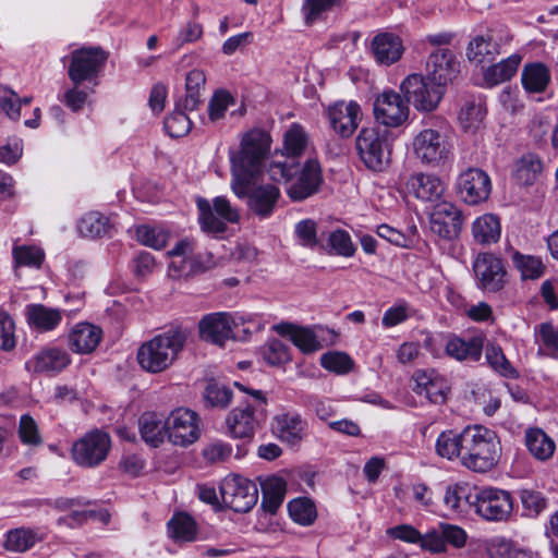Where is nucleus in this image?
<instances>
[{
	"label": "nucleus",
	"mask_w": 558,
	"mask_h": 558,
	"mask_svg": "<svg viewBox=\"0 0 558 558\" xmlns=\"http://www.w3.org/2000/svg\"><path fill=\"white\" fill-rule=\"evenodd\" d=\"M198 414L190 409L173 410L166 418L167 438L180 447L195 442L201 435Z\"/></svg>",
	"instance_id": "9b49d317"
},
{
	"label": "nucleus",
	"mask_w": 558,
	"mask_h": 558,
	"mask_svg": "<svg viewBox=\"0 0 558 558\" xmlns=\"http://www.w3.org/2000/svg\"><path fill=\"white\" fill-rule=\"evenodd\" d=\"M521 81L527 92L542 93L549 84V70L541 62L525 64L522 70Z\"/></svg>",
	"instance_id": "c9c22d12"
},
{
	"label": "nucleus",
	"mask_w": 558,
	"mask_h": 558,
	"mask_svg": "<svg viewBox=\"0 0 558 558\" xmlns=\"http://www.w3.org/2000/svg\"><path fill=\"white\" fill-rule=\"evenodd\" d=\"M107 53L101 48H82L72 51L69 77L74 85L92 78L102 68Z\"/></svg>",
	"instance_id": "4468645a"
},
{
	"label": "nucleus",
	"mask_w": 558,
	"mask_h": 558,
	"mask_svg": "<svg viewBox=\"0 0 558 558\" xmlns=\"http://www.w3.org/2000/svg\"><path fill=\"white\" fill-rule=\"evenodd\" d=\"M478 286L486 291H499L505 284L506 269L502 260L492 253L478 254L473 263Z\"/></svg>",
	"instance_id": "f3484780"
},
{
	"label": "nucleus",
	"mask_w": 558,
	"mask_h": 558,
	"mask_svg": "<svg viewBox=\"0 0 558 558\" xmlns=\"http://www.w3.org/2000/svg\"><path fill=\"white\" fill-rule=\"evenodd\" d=\"M296 174L294 166L286 162H272L269 168L271 180L290 182L287 187L288 196L294 202H301L318 192L323 182L322 169L316 159H308Z\"/></svg>",
	"instance_id": "20e7f679"
},
{
	"label": "nucleus",
	"mask_w": 558,
	"mask_h": 558,
	"mask_svg": "<svg viewBox=\"0 0 558 558\" xmlns=\"http://www.w3.org/2000/svg\"><path fill=\"white\" fill-rule=\"evenodd\" d=\"M329 123L341 137H350L362 118L361 107L355 101H338L327 110Z\"/></svg>",
	"instance_id": "aec40b11"
},
{
	"label": "nucleus",
	"mask_w": 558,
	"mask_h": 558,
	"mask_svg": "<svg viewBox=\"0 0 558 558\" xmlns=\"http://www.w3.org/2000/svg\"><path fill=\"white\" fill-rule=\"evenodd\" d=\"M415 386L413 390L417 395H424L432 403L444 404L447 400L449 386L447 380L436 371L417 369L413 374Z\"/></svg>",
	"instance_id": "4be33fe9"
},
{
	"label": "nucleus",
	"mask_w": 558,
	"mask_h": 558,
	"mask_svg": "<svg viewBox=\"0 0 558 558\" xmlns=\"http://www.w3.org/2000/svg\"><path fill=\"white\" fill-rule=\"evenodd\" d=\"M269 146L270 137L263 130L254 129L244 134L240 151L231 156L233 177L231 187L235 195H243L244 185L250 178H257L260 173L262 162Z\"/></svg>",
	"instance_id": "f257e3e1"
},
{
	"label": "nucleus",
	"mask_w": 558,
	"mask_h": 558,
	"mask_svg": "<svg viewBox=\"0 0 558 558\" xmlns=\"http://www.w3.org/2000/svg\"><path fill=\"white\" fill-rule=\"evenodd\" d=\"M15 345V323L9 313L0 310V350L10 352Z\"/></svg>",
	"instance_id": "13d9d810"
},
{
	"label": "nucleus",
	"mask_w": 558,
	"mask_h": 558,
	"mask_svg": "<svg viewBox=\"0 0 558 558\" xmlns=\"http://www.w3.org/2000/svg\"><path fill=\"white\" fill-rule=\"evenodd\" d=\"M444 501L451 510L460 512L464 510L465 506L473 507L474 499H472L466 484L456 483L447 487Z\"/></svg>",
	"instance_id": "a18cd8bd"
},
{
	"label": "nucleus",
	"mask_w": 558,
	"mask_h": 558,
	"mask_svg": "<svg viewBox=\"0 0 558 558\" xmlns=\"http://www.w3.org/2000/svg\"><path fill=\"white\" fill-rule=\"evenodd\" d=\"M392 135L387 130L363 128L355 138V147L364 166L374 171H385L391 162Z\"/></svg>",
	"instance_id": "39448f33"
},
{
	"label": "nucleus",
	"mask_w": 558,
	"mask_h": 558,
	"mask_svg": "<svg viewBox=\"0 0 558 558\" xmlns=\"http://www.w3.org/2000/svg\"><path fill=\"white\" fill-rule=\"evenodd\" d=\"M169 532L175 541L192 542L197 533L196 522L187 513H177L169 522Z\"/></svg>",
	"instance_id": "79ce46f5"
},
{
	"label": "nucleus",
	"mask_w": 558,
	"mask_h": 558,
	"mask_svg": "<svg viewBox=\"0 0 558 558\" xmlns=\"http://www.w3.org/2000/svg\"><path fill=\"white\" fill-rule=\"evenodd\" d=\"M263 357L271 366H279L290 361L287 345L277 339L270 340L264 345Z\"/></svg>",
	"instance_id": "bf43d9fd"
},
{
	"label": "nucleus",
	"mask_w": 558,
	"mask_h": 558,
	"mask_svg": "<svg viewBox=\"0 0 558 558\" xmlns=\"http://www.w3.org/2000/svg\"><path fill=\"white\" fill-rule=\"evenodd\" d=\"M257 178H250L244 185V194L236 195L240 198H247L248 209L258 218L269 217L279 201L280 190L274 184L255 185Z\"/></svg>",
	"instance_id": "dca6fc26"
},
{
	"label": "nucleus",
	"mask_w": 558,
	"mask_h": 558,
	"mask_svg": "<svg viewBox=\"0 0 558 558\" xmlns=\"http://www.w3.org/2000/svg\"><path fill=\"white\" fill-rule=\"evenodd\" d=\"M287 492L286 482L278 476L267 477L262 482V507L270 514H275L282 505Z\"/></svg>",
	"instance_id": "2f4dec72"
},
{
	"label": "nucleus",
	"mask_w": 558,
	"mask_h": 558,
	"mask_svg": "<svg viewBox=\"0 0 558 558\" xmlns=\"http://www.w3.org/2000/svg\"><path fill=\"white\" fill-rule=\"evenodd\" d=\"M484 116L485 112L481 105L469 102L461 109L459 120L461 121L463 128L475 129L481 124Z\"/></svg>",
	"instance_id": "69168bd1"
},
{
	"label": "nucleus",
	"mask_w": 558,
	"mask_h": 558,
	"mask_svg": "<svg viewBox=\"0 0 558 558\" xmlns=\"http://www.w3.org/2000/svg\"><path fill=\"white\" fill-rule=\"evenodd\" d=\"M328 243L331 252L340 256L351 257L355 252L351 236L344 230H336L331 232L328 236Z\"/></svg>",
	"instance_id": "052dcab7"
},
{
	"label": "nucleus",
	"mask_w": 558,
	"mask_h": 558,
	"mask_svg": "<svg viewBox=\"0 0 558 558\" xmlns=\"http://www.w3.org/2000/svg\"><path fill=\"white\" fill-rule=\"evenodd\" d=\"M498 53L499 44L490 34L475 36L466 48L468 59L477 64L492 61Z\"/></svg>",
	"instance_id": "473e14b6"
},
{
	"label": "nucleus",
	"mask_w": 558,
	"mask_h": 558,
	"mask_svg": "<svg viewBox=\"0 0 558 558\" xmlns=\"http://www.w3.org/2000/svg\"><path fill=\"white\" fill-rule=\"evenodd\" d=\"M409 104L420 112L435 111L444 98L446 87L421 74L408 75L400 85Z\"/></svg>",
	"instance_id": "0eeeda50"
},
{
	"label": "nucleus",
	"mask_w": 558,
	"mask_h": 558,
	"mask_svg": "<svg viewBox=\"0 0 558 558\" xmlns=\"http://www.w3.org/2000/svg\"><path fill=\"white\" fill-rule=\"evenodd\" d=\"M457 190L460 197L470 205L486 201L492 191L488 174L478 168H469L459 175Z\"/></svg>",
	"instance_id": "a211bd4d"
},
{
	"label": "nucleus",
	"mask_w": 558,
	"mask_h": 558,
	"mask_svg": "<svg viewBox=\"0 0 558 558\" xmlns=\"http://www.w3.org/2000/svg\"><path fill=\"white\" fill-rule=\"evenodd\" d=\"M307 145V136L299 125L290 128L284 135V149L288 157L300 156Z\"/></svg>",
	"instance_id": "5fc2aeb1"
},
{
	"label": "nucleus",
	"mask_w": 558,
	"mask_h": 558,
	"mask_svg": "<svg viewBox=\"0 0 558 558\" xmlns=\"http://www.w3.org/2000/svg\"><path fill=\"white\" fill-rule=\"evenodd\" d=\"M137 241L155 250L163 248L169 240V232L160 227L140 226L136 228Z\"/></svg>",
	"instance_id": "49530a36"
},
{
	"label": "nucleus",
	"mask_w": 558,
	"mask_h": 558,
	"mask_svg": "<svg viewBox=\"0 0 558 558\" xmlns=\"http://www.w3.org/2000/svg\"><path fill=\"white\" fill-rule=\"evenodd\" d=\"M27 314L29 323L40 330H51L61 320L59 311L47 308L44 305L29 306Z\"/></svg>",
	"instance_id": "c03bdc74"
},
{
	"label": "nucleus",
	"mask_w": 558,
	"mask_h": 558,
	"mask_svg": "<svg viewBox=\"0 0 558 558\" xmlns=\"http://www.w3.org/2000/svg\"><path fill=\"white\" fill-rule=\"evenodd\" d=\"M462 215L450 202H438L430 214V230L444 239L457 238L461 231Z\"/></svg>",
	"instance_id": "6ab92c4d"
},
{
	"label": "nucleus",
	"mask_w": 558,
	"mask_h": 558,
	"mask_svg": "<svg viewBox=\"0 0 558 558\" xmlns=\"http://www.w3.org/2000/svg\"><path fill=\"white\" fill-rule=\"evenodd\" d=\"M70 356L60 349H47L34 359V371L37 373H57L66 367Z\"/></svg>",
	"instance_id": "e433bc0d"
},
{
	"label": "nucleus",
	"mask_w": 558,
	"mask_h": 558,
	"mask_svg": "<svg viewBox=\"0 0 558 558\" xmlns=\"http://www.w3.org/2000/svg\"><path fill=\"white\" fill-rule=\"evenodd\" d=\"M306 427V421L298 412H284L274 417V433L280 440L289 445L301 442L305 436Z\"/></svg>",
	"instance_id": "393cba45"
},
{
	"label": "nucleus",
	"mask_w": 558,
	"mask_h": 558,
	"mask_svg": "<svg viewBox=\"0 0 558 558\" xmlns=\"http://www.w3.org/2000/svg\"><path fill=\"white\" fill-rule=\"evenodd\" d=\"M320 364L327 371L345 374L352 369L354 363L347 353L332 351L322 355Z\"/></svg>",
	"instance_id": "864d4df0"
},
{
	"label": "nucleus",
	"mask_w": 558,
	"mask_h": 558,
	"mask_svg": "<svg viewBox=\"0 0 558 558\" xmlns=\"http://www.w3.org/2000/svg\"><path fill=\"white\" fill-rule=\"evenodd\" d=\"M192 128V122L186 116L181 104L175 105L174 111L166 118L165 129L171 137H181L186 135Z\"/></svg>",
	"instance_id": "8fccbe9b"
},
{
	"label": "nucleus",
	"mask_w": 558,
	"mask_h": 558,
	"mask_svg": "<svg viewBox=\"0 0 558 558\" xmlns=\"http://www.w3.org/2000/svg\"><path fill=\"white\" fill-rule=\"evenodd\" d=\"M41 541L43 535L37 531L29 527H17L5 534L3 548L12 553H25Z\"/></svg>",
	"instance_id": "72a5a7b5"
},
{
	"label": "nucleus",
	"mask_w": 558,
	"mask_h": 558,
	"mask_svg": "<svg viewBox=\"0 0 558 558\" xmlns=\"http://www.w3.org/2000/svg\"><path fill=\"white\" fill-rule=\"evenodd\" d=\"M521 61L522 57L515 53L489 66L484 73L485 82L488 85H497L510 80L517 73Z\"/></svg>",
	"instance_id": "ea45409f"
},
{
	"label": "nucleus",
	"mask_w": 558,
	"mask_h": 558,
	"mask_svg": "<svg viewBox=\"0 0 558 558\" xmlns=\"http://www.w3.org/2000/svg\"><path fill=\"white\" fill-rule=\"evenodd\" d=\"M371 50L377 63L390 65L400 60L404 47L399 36L391 33H380L373 38Z\"/></svg>",
	"instance_id": "a878e982"
},
{
	"label": "nucleus",
	"mask_w": 558,
	"mask_h": 558,
	"mask_svg": "<svg viewBox=\"0 0 558 558\" xmlns=\"http://www.w3.org/2000/svg\"><path fill=\"white\" fill-rule=\"evenodd\" d=\"M190 336V330L175 326L144 342L137 350L140 366L151 374L167 369L178 357Z\"/></svg>",
	"instance_id": "f03ea898"
},
{
	"label": "nucleus",
	"mask_w": 558,
	"mask_h": 558,
	"mask_svg": "<svg viewBox=\"0 0 558 558\" xmlns=\"http://www.w3.org/2000/svg\"><path fill=\"white\" fill-rule=\"evenodd\" d=\"M198 330L203 340L222 347L232 336L231 316L227 313L208 314L199 320Z\"/></svg>",
	"instance_id": "5701e85b"
},
{
	"label": "nucleus",
	"mask_w": 558,
	"mask_h": 558,
	"mask_svg": "<svg viewBox=\"0 0 558 558\" xmlns=\"http://www.w3.org/2000/svg\"><path fill=\"white\" fill-rule=\"evenodd\" d=\"M411 148L421 165L439 168L452 159V145L440 131L432 128L421 130L412 140Z\"/></svg>",
	"instance_id": "423d86ee"
},
{
	"label": "nucleus",
	"mask_w": 558,
	"mask_h": 558,
	"mask_svg": "<svg viewBox=\"0 0 558 558\" xmlns=\"http://www.w3.org/2000/svg\"><path fill=\"white\" fill-rule=\"evenodd\" d=\"M295 233L302 245L315 247L317 245V228L316 222L311 219L300 221L295 226Z\"/></svg>",
	"instance_id": "338daca9"
},
{
	"label": "nucleus",
	"mask_w": 558,
	"mask_h": 558,
	"mask_svg": "<svg viewBox=\"0 0 558 558\" xmlns=\"http://www.w3.org/2000/svg\"><path fill=\"white\" fill-rule=\"evenodd\" d=\"M0 109L11 119H20V97L7 86L0 85Z\"/></svg>",
	"instance_id": "680f3d73"
},
{
	"label": "nucleus",
	"mask_w": 558,
	"mask_h": 558,
	"mask_svg": "<svg viewBox=\"0 0 558 558\" xmlns=\"http://www.w3.org/2000/svg\"><path fill=\"white\" fill-rule=\"evenodd\" d=\"M12 253L19 266L40 267L45 258L44 252L32 245L15 246Z\"/></svg>",
	"instance_id": "4d7b16f0"
},
{
	"label": "nucleus",
	"mask_w": 558,
	"mask_h": 558,
	"mask_svg": "<svg viewBox=\"0 0 558 558\" xmlns=\"http://www.w3.org/2000/svg\"><path fill=\"white\" fill-rule=\"evenodd\" d=\"M439 527L446 546L451 545L454 548H462L465 545L468 536L462 527L448 523H440Z\"/></svg>",
	"instance_id": "774afa93"
},
{
	"label": "nucleus",
	"mask_w": 558,
	"mask_h": 558,
	"mask_svg": "<svg viewBox=\"0 0 558 558\" xmlns=\"http://www.w3.org/2000/svg\"><path fill=\"white\" fill-rule=\"evenodd\" d=\"M473 507L487 521H502L511 514L513 501L509 492L485 487L474 496Z\"/></svg>",
	"instance_id": "f8f14e48"
},
{
	"label": "nucleus",
	"mask_w": 558,
	"mask_h": 558,
	"mask_svg": "<svg viewBox=\"0 0 558 558\" xmlns=\"http://www.w3.org/2000/svg\"><path fill=\"white\" fill-rule=\"evenodd\" d=\"M483 339L481 337H472L464 340L459 337H450L445 345L448 356L458 361H478L483 351Z\"/></svg>",
	"instance_id": "c756f323"
},
{
	"label": "nucleus",
	"mask_w": 558,
	"mask_h": 558,
	"mask_svg": "<svg viewBox=\"0 0 558 558\" xmlns=\"http://www.w3.org/2000/svg\"><path fill=\"white\" fill-rule=\"evenodd\" d=\"M459 73V62L456 54L448 48L432 52L426 63V75L429 80L441 83L444 87Z\"/></svg>",
	"instance_id": "412c9836"
},
{
	"label": "nucleus",
	"mask_w": 558,
	"mask_h": 558,
	"mask_svg": "<svg viewBox=\"0 0 558 558\" xmlns=\"http://www.w3.org/2000/svg\"><path fill=\"white\" fill-rule=\"evenodd\" d=\"M111 228L110 219L97 211L86 214L78 223L80 232L88 236L106 235L110 232Z\"/></svg>",
	"instance_id": "37998d69"
},
{
	"label": "nucleus",
	"mask_w": 558,
	"mask_h": 558,
	"mask_svg": "<svg viewBox=\"0 0 558 558\" xmlns=\"http://www.w3.org/2000/svg\"><path fill=\"white\" fill-rule=\"evenodd\" d=\"M543 171L541 158L532 153L523 155L514 167V179L519 184L532 185Z\"/></svg>",
	"instance_id": "4c0bfd02"
},
{
	"label": "nucleus",
	"mask_w": 558,
	"mask_h": 558,
	"mask_svg": "<svg viewBox=\"0 0 558 558\" xmlns=\"http://www.w3.org/2000/svg\"><path fill=\"white\" fill-rule=\"evenodd\" d=\"M474 239L481 244L495 243L500 238L499 219L490 214L478 217L472 226Z\"/></svg>",
	"instance_id": "58836bf2"
},
{
	"label": "nucleus",
	"mask_w": 558,
	"mask_h": 558,
	"mask_svg": "<svg viewBox=\"0 0 558 558\" xmlns=\"http://www.w3.org/2000/svg\"><path fill=\"white\" fill-rule=\"evenodd\" d=\"M102 331L88 323L77 324L69 336L71 349L80 354L93 352L100 342Z\"/></svg>",
	"instance_id": "bb28decb"
},
{
	"label": "nucleus",
	"mask_w": 558,
	"mask_h": 558,
	"mask_svg": "<svg viewBox=\"0 0 558 558\" xmlns=\"http://www.w3.org/2000/svg\"><path fill=\"white\" fill-rule=\"evenodd\" d=\"M275 329L279 335L288 337L303 353H313L322 348L318 338L310 328L286 323L276 326Z\"/></svg>",
	"instance_id": "c85d7f7f"
},
{
	"label": "nucleus",
	"mask_w": 558,
	"mask_h": 558,
	"mask_svg": "<svg viewBox=\"0 0 558 558\" xmlns=\"http://www.w3.org/2000/svg\"><path fill=\"white\" fill-rule=\"evenodd\" d=\"M535 340L539 344L538 354L558 359V327L545 322L535 327Z\"/></svg>",
	"instance_id": "a19ab883"
},
{
	"label": "nucleus",
	"mask_w": 558,
	"mask_h": 558,
	"mask_svg": "<svg viewBox=\"0 0 558 558\" xmlns=\"http://www.w3.org/2000/svg\"><path fill=\"white\" fill-rule=\"evenodd\" d=\"M464 437H466V428L461 433L453 430L440 433L435 445L437 454L450 461L459 459L461 462L462 451H464Z\"/></svg>",
	"instance_id": "7c9ffc66"
},
{
	"label": "nucleus",
	"mask_w": 558,
	"mask_h": 558,
	"mask_svg": "<svg viewBox=\"0 0 558 558\" xmlns=\"http://www.w3.org/2000/svg\"><path fill=\"white\" fill-rule=\"evenodd\" d=\"M500 452V442L495 432L480 425L466 427L464 451L461 457V464L464 468L486 473L496 466Z\"/></svg>",
	"instance_id": "7ed1b4c3"
},
{
	"label": "nucleus",
	"mask_w": 558,
	"mask_h": 558,
	"mask_svg": "<svg viewBox=\"0 0 558 558\" xmlns=\"http://www.w3.org/2000/svg\"><path fill=\"white\" fill-rule=\"evenodd\" d=\"M512 259L523 279H536L543 275L544 265L539 258L515 252Z\"/></svg>",
	"instance_id": "3c124183"
},
{
	"label": "nucleus",
	"mask_w": 558,
	"mask_h": 558,
	"mask_svg": "<svg viewBox=\"0 0 558 558\" xmlns=\"http://www.w3.org/2000/svg\"><path fill=\"white\" fill-rule=\"evenodd\" d=\"M341 3L342 0H305L302 10L306 25H312L323 13L341 5Z\"/></svg>",
	"instance_id": "6e6d98bb"
},
{
	"label": "nucleus",
	"mask_w": 558,
	"mask_h": 558,
	"mask_svg": "<svg viewBox=\"0 0 558 558\" xmlns=\"http://www.w3.org/2000/svg\"><path fill=\"white\" fill-rule=\"evenodd\" d=\"M19 436L23 444L28 446H39L41 437L34 418L29 415H23L20 420Z\"/></svg>",
	"instance_id": "e2e57ef3"
},
{
	"label": "nucleus",
	"mask_w": 558,
	"mask_h": 558,
	"mask_svg": "<svg viewBox=\"0 0 558 558\" xmlns=\"http://www.w3.org/2000/svg\"><path fill=\"white\" fill-rule=\"evenodd\" d=\"M408 104L395 90H385L374 101L375 120L385 126L398 128L409 118Z\"/></svg>",
	"instance_id": "ddd939ff"
},
{
	"label": "nucleus",
	"mask_w": 558,
	"mask_h": 558,
	"mask_svg": "<svg viewBox=\"0 0 558 558\" xmlns=\"http://www.w3.org/2000/svg\"><path fill=\"white\" fill-rule=\"evenodd\" d=\"M288 510L290 517L302 525L312 524L317 517L315 505L307 498H296L290 501Z\"/></svg>",
	"instance_id": "09e8293b"
},
{
	"label": "nucleus",
	"mask_w": 558,
	"mask_h": 558,
	"mask_svg": "<svg viewBox=\"0 0 558 558\" xmlns=\"http://www.w3.org/2000/svg\"><path fill=\"white\" fill-rule=\"evenodd\" d=\"M409 193L423 202H438L446 192L445 183L435 174L417 172L407 181Z\"/></svg>",
	"instance_id": "b1692460"
},
{
	"label": "nucleus",
	"mask_w": 558,
	"mask_h": 558,
	"mask_svg": "<svg viewBox=\"0 0 558 558\" xmlns=\"http://www.w3.org/2000/svg\"><path fill=\"white\" fill-rule=\"evenodd\" d=\"M265 418V409L244 403L231 410L226 417L227 432L234 438H252Z\"/></svg>",
	"instance_id": "2eb2a0df"
},
{
	"label": "nucleus",
	"mask_w": 558,
	"mask_h": 558,
	"mask_svg": "<svg viewBox=\"0 0 558 558\" xmlns=\"http://www.w3.org/2000/svg\"><path fill=\"white\" fill-rule=\"evenodd\" d=\"M220 495L226 507L234 512L245 513L256 505L258 489L254 482L232 475L221 482Z\"/></svg>",
	"instance_id": "6e6552de"
},
{
	"label": "nucleus",
	"mask_w": 558,
	"mask_h": 558,
	"mask_svg": "<svg viewBox=\"0 0 558 558\" xmlns=\"http://www.w3.org/2000/svg\"><path fill=\"white\" fill-rule=\"evenodd\" d=\"M233 102L232 96L225 90L214 94L208 105V114L211 121L220 120L228 107Z\"/></svg>",
	"instance_id": "0e129e2a"
},
{
	"label": "nucleus",
	"mask_w": 558,
	"mask_h": 558,
	"mask_svg": "<svg viewBox=\"0 0 558 558\" xmlns=\"http://www.w3.org/2000/svg\"><path fill=\"white\" fill-rule=\"evenodd\" d=\"M232 390L215 381H209L203 392V397L208 408H227L232 400Z\"/></svg>",
	"instance_id": "de8ad7c7"
},
{
	"label": "nucleus",
	"mask_w": 558,
	"mask_h": 558,
	"mask_svg": "<svg viewBox=\"0 0 558 558\" xmlns=\"http://www.w3.org/2000/svg\"><path fill=\"white\" fill-rule=\"evenodd\" d=\"M199 210V223L202 229L208 233H222L227 230V223L239 221V211L231 206L230 202L218 196L213 201V206L205 198L197 199Z\"/></svg>",
	"instance_id": "1a4fd4ad"
},
{
	"label": "nucleus",
	"mask_w": 558,
	"mask_h": 558,
	"mask_svg": "<svg viewBox=\"0 0 558 558\" xmlns=\"http://www.w3.org/2000/svg\"><path fill=\"white\" fill-rule=\"evenodd\" d=\"M486 360L490 367L505 377H515L517 371L505 356L500 347L489 344L486 347Z\"/></svg>",
	"instance_id": "603ef678"
},
{
	"label": "nucleus",
	"mask_w": 558,
	"mask_h": 558,
	"mask_svg": "<svg viewBox=\"0 0 558 558\" xmlns=\"http://www.w3.org/2000/svg\"><path fill=\"white\" fill-rule=\"evenodd\" d=\"M525 445L530 453L539 461L548 460L556 449L555 441L539 428L526 430Z\"/></svg>",
	"instance_id": "f704fd0d"
},
{
	"label": "nucleus",
	"mask_w": 558,
	"mask_h": 558,
	"mask_svg": "<svg viewBox=\"0 0 558 558\" xmlns=\"http://www.w3.org/2000/svg\"><path fill=\"white\" fill-rule=\"evenodd\" d=\"M142 439L150 447H159L167 437L166 418L156 412H145L138 420Z\"/></svg>",
	"instance_id": "cd10ccee"
},
{
	"label": "nucleus",
	"mask_w": 558,
	"mask_h": 558,
	"mask_svg": "<svg viewBox=\"0 0 558 558\" xmlns=\"http://www.w3.org/2000/svg\"><path fill=\"white\" fill-rule=\"evenodd\" d=\"M111 440L107 433L99 429L85 434L74 442L72 458L81 466L94 468L100 464L108 456Z\"/></svg>",
	"instance_id": "9d476101"
}]
</instances>
